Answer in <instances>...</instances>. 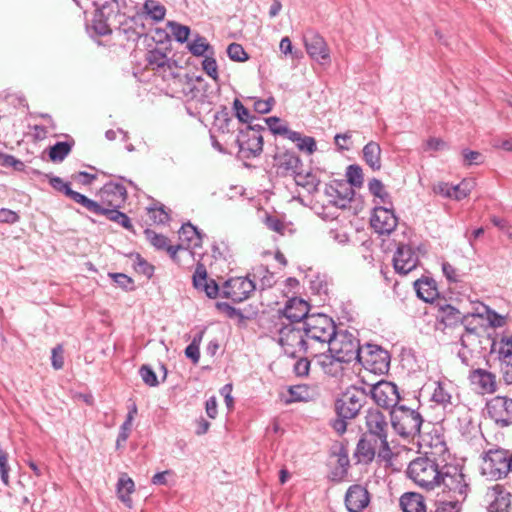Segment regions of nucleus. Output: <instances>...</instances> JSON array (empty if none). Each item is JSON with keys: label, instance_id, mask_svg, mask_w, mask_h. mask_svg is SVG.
Listing matches in <instances>:
<instances>
[{"label": "nucleus", "instance_id": "nucleus-56", "mask_svg": "<svg viewBox=\"0 0 512 512\" xmlns=\"http://www.w3.org/2000/svg\"><path fill=\"white\" fill-rule=\"evenodd\" d=\"M291 399L289 401H302L308 394L307 387L305 385H296L289 388Z\"/></svg>", "mask_w": 512, "mask_h": 512}, {"label": "nucleus", "instance_id": "nucleus-14", "mask_svg": "<svg viewBox=\"0 0 512 512\" xmlns=\"http://www.w3.org/2000/svg\"><path fill=\"white\" fill-rule=\"evenodd\" d=\"M99 202L104 208H121L127 200V190L119 183H107L98 193Z\"/></svg>", "mask_w": 512, "mask_h": 512}, {"label": "nucleus", "instance_id": "nucleus-12", "mask_svg": "<svg viewBox=\"0 0 512 512\" xmlns=\"http://www.w3.org/2000/svg\"><path fill=\"white\" fill-rule=\"evenodd\" d=\"M487 411L491 419L500 427L512 423V398L496 396L487 403Z\"/></svg>", "mask_w": 512, "mask_h": 512}, {"label": "nucleus", "instance_id": "nucleus-20", "mask_svg": "<svg viewBox=\"0 0 512 512\" xmlns=\"http://www.w3.org/2000/svg\"><path fill=\"white\" fill-rule=\"evenodd\" d=\"M468 379L473 389L479 394H492L496 391V375L490 371L481 368L472 370Z\"/></svg>", "mask_w": 512, "mask_h": 512}, {"label": "nucleus", "instance_id": "nucleus-34", "mask_svg": "<svg viewBox=\"0 0 512 512\" xmlns=\"http://www.w3.org/2000/svg\"><path fill=\"white\" fill-rule=\"evenodd\" d=\"M363 158L372 170H380L382 166L380 145L374 141L367 143L363 148Z\"/></svg>", "mask_w": 512, "mask_h": 512}, {"label": "nucleus", "instance_id": "nucleus-55", "mask_svg": "<svg viewBox=\"0 0 512 512\" xmlns=\"http://www.w3.org/2000/svg\"><path fill=\"white\" fill-rule=\"evenodd\" d=\"M266 123L273 134L283 135L287 132V126L282 124L276 117L266 119Z\"/></svg>", "mask_w": 512, "mask_h": 512}, {"label": "nucleus", "instance_id": "nucleus-19", "mask_svg": "<svg viewBox=\"0 0 512 512\" xmlns=\"http://www.w3.org/2000/svg\"><path fill=\"white\" fill-rule=\"evenodd\" d=\"M368 489L360 484L351 485L345 494V506L349 512H361L370 503Z\"/></svg>", "mask_w": 512, "mask_h": 512}, {"label": "nucleus", "instance_id": "nucleus-44", "mask_svg": "<svg viewBox=\"0 0 512 512\" xmlns=\"http://www.w3.org/2000/svg\"><path fill=\"white\" fill-rule=\"evenodd\" d=\"M348 184L356 187H360L363 184V172L362 169L357 165H350L347 168Z\"/></svg>", "mask_w": 512, "mask_h": 512}, {"label": "nucleus", "instance_id": "nucleus-29", "mask_svg": "<svg viewBox=\"0 0 512 512\" xmlns=\"http://www.w3.org/2000/svg\"><path fill=\"white\" fill-rule=\"evenodd\" d=\"M315 358H318V363L322 367L324 373L333 377L342 378L344 376V372L347 368L345 360L338 359V357H335L332 353H330V355L321 353L319 349L318 356Z\"/></svg>", "mask_w": 512, "mask_h": 512}, {"label": "nucleus", "instance_id": "nucleus-46", "mask_svg": "<svg viewBox=\"0 0 512 512\" xmlns=\"http://www.w3.org/2000/svg\"><path fill=\"white\" fill-rule=\"evenodd\" d=\"M149 220L155 224H163L168 221L169 215L163 207H152L147 209Z\"/></svg>", "mask_w": 512, "mask_h": 512}, {"label": "nucleus", "instance_id": "nucleus-38", "mask_svg": "<svg viewBox=\"0 0 512 512\" xmlns=\"http://www.w3.org/2000/svg\"><path fill=\"white\" fill-rule=\"evenodd\" d=\"M497 347L498 357L501 363L512 362V336H502L498 342L493 344Z\"/></svg>", "mask_w": 512, "mask_h": 512}, {"label": "nucleus", "instance_id": "nucleus-37", "mask_svg": "<svg viewBox=\"0 0 512 512\" xmlns=\"http://www.w3.org/2000/svg\"><path fill=\"white\" fill-rule=\"evenodd\" d=\"M97 215H105L110 221L118 223L129 231H134L130 218L125 213L120 212L119 208H104L101 205V211Z\"/></svg>", "mask_w": 512, "mask_h": 512}, {"label": "nucleus", "instance_id": "nucleus-58", "mask_svg": "<svg viewBox=\"0 0 512 512\" xmlns=\"http://www.w3.org/2000/svg\"><path fill=\"white\" fill-rule=\"evenodd\" d=\"M19 220V215L10 210V209H6V208H2L0 209V222L1 223H8V224H13L15 222H17Z\"/></svg>", "mask_w": 512, "mask_h": 512}, {"label": "nucleus", "instance_id": "nucleus-6", "mask_svg": "<svg viewBox=\"0 0 512 512\" xmlns=\"http://www.w3.org/2000/svg\"><path fill=\"white\" fill-rule=\"evenodd\" d=\"M361 349L359 340L348 331H336L328 345L329 352L346 364L357 360Z\"/></svg>", "mask_w": 512, "mask_h": 512}, {"label": "nucleus", "instance_id": "nucleus-41", "mask_svg": "<svg viewBox=\"0 0 512 512\" xmlns=\"http://www.w3.org/2000/svg\"><path fill=\"white\" fill-rule=\"evenodd\" d=\"M144 11L156 21L163 20L166 13L165 7L156 0H146L144 3Z\"/></svg>", "mask_w": 512, "mask_h": 512}, {"label": "nucleus", "instance_id": "nucleus-28", "mask_svg": "<svg viewBox=\"0 0 512 512\" xmlns=\"http://www.w3.org/2000/svg\"><path fill=\"white\" fill-rule=\"evenodd\" d=\"M193 285L196 289L205 292L209 298H215L219 287L215 280L209 279L203 265H198L193 275Z\"/></svg>", "mask_w": 512, "mask_h": 512}, {"label": "nucleus", "instance_id": "nucleus-27", "mask_svg": "<svg viewBox=\"0 0 512 512\" xmlns=\"http://www.w3.org/2000/svg\"><path fill=\"white\" fill-rule=\"evenodd\" d=\"M309 310L310 305L307 301L302 298L293 297L286 302L282 313L287 319L293 322H300L309 316Z\"/></svg>", "mask_w": 512, "mask_h": 512}, {"label": "nucleus", "instance_id": "nucleus-61", "mask_svg": "<svg viewBox=\"0 0 512 512\" xmlns=\"http://www.w3.org/2000/svg\"><path fill=\"white\" fill-rule=\"evenodd\" d=\"M51 186L59 192L64 193L66 196L68 195V191H71L70 185L64 182L59 177H52L50 179Z\"/></svg>", "mask_w": 512, "mask_h": 512}, {"label": "nucleus", "instance_id": "nucleus-35", "mask_svg": "<svg viewBox=\"0 0 512 512\" xmlns=\"http://www.w3.org/2000/svg\"><path fill=\"white\" fill-rule=\"evenodd\" d=\"M134 490V481L127 474H121L117 483V495L118 498L129 508L132 507L131 494Z\"/></svg>", "mask_w": 512, "mask_h": 512}, {"label": "nucleus", "instance_id": "nucleus-51", "mask_svg": "<svg viewBox=\"0 0 512 512\" xmlns=\"http://www.w3.org/2000/svg\"><path fill=\"white\" fill-rule=\"evenodd\" d=\"M297 147L302 151H306L308 154H313L316 150V141L312 137L301 136Z\"/></svg>", "mask_w": 512, "mask_h": 512}, {"label": "nucleus", "instance_id": "nucleus-21", "mask_svg": "<svg viewBox=\"0 0 512 512\" xmlns=\"http://www.w3.org/2000/svg\"><path fill=\"white\" fill-rule=\"evenodd\" d=\"M303 166L298 155L291 151H279L274 156L276 172L282 176H294Z\"/></svg>", "mask_w": 512, "mask_h": 512}, {"label": "nucleus", "instance_id": "nucleus-64", "mask_svg": "<svg viewBox=\"0 0 512 512\" xmlns=\"http://www.w3.org/2000/svg\"><path fill=\"white\" fill-rule=\"evenodd\" d=\"M502 377L505 383L512 384V362L501 363Z\"/></svg>", "mask_w": 512, "mask_h": 512}, {"label": "nucleus", "instance_id": "nucleus-39", "mask_svg": "<svg viewBox=\"0 0 512 512\" xmlns=\"http://www.w3.org/2000/svg\"><path fill=\"white\" fill-rule=\"evenodd\" d=\"M70 199H72L74 202L80 204L84 208H86L88 211L98 214L101 211V205L98 204L97 201L91 200L87 198L85 195L78 193L76 191H68V195Z\"/></svg>", "mask_w": 512, "mask_h": 512}, {"label": "nucleus", "instance_id": "nucleus-10", "mask_svg": "<svg viewBox=\"0 0 512 512\" xmlns=\"http://www.w3.org/2000/svg\"><path fill=\"white\" fill-rule=\"evenodd\" d=\"M255 290V284L247 277H236L227 280L222 288L224 297L234 302H242L250 297Z\"/></svg>", "mask_w": 512, "mask_h": 512}, {"label": "nucleus", "instance_id": "nucleus-50", "mask_svg": "<svg viewBox=\"0 0 512 512\" xmlns=\"http://www.w3.org/2000/svg\"><path fill=\"white\" fill-rule=\"evenodd\" d=\"M233 108L235 110V115L242 123H248L250 119L249 110L244 107L242 102L239 99H235L233 102Z\"/></svg>", "mask_w": 512, "mask_h": 512}, {"label": "nucleus", "instance_id": "nucleus-31", "mask_svg": "<svg viewBox=\"0 0 512 512\" xmlns=\"http://www.w3.org/2000/svg\"><path fill=\"white\" fill-rule=\"evenodd\" d=\"M400 506L404 512H425L426 505L421 494L408 492L401 496Z\"/></svg>", "mask_w": 512, "mask_h": 512}, {"label": "nucleus", "instance_id": "nucleus-49", "mask_svg": "<svg viewBox=\"0 0 512 512\" xmlns=\"http://www.w3.org/2000/svg\"><path fill=\"white\" fill-rule=\"evenodd\" d=\"M142 380L149 386L158 385V379L155 372L147 365H143L139 371Z\"/></svg>", "mask_w": 512, "mask_h": 512}, {"label": "nucleus", "instance_id": "nucleus-16", "mask_svg": "<svg viewBox=\"0 0 512 512\" xmlns=\"http://www.w3.org/2000/svg\"><path fill=\"white\" fill-rule=\"evenodd\" d=\"M509 458L503 450H489L484 459L485 470L494 478H502L509 472Z\"/></svg>", "mask_w": 512, "mask_h": 512}, {"label": "nucleus", "instance_id": "nucleus-62", "mask_svg": "<svg viewBox=\"0 0 512 512\" xmlns=\"http://www.w3.org/2000/svg\"><path fill=\"white\" fill-rule=\"evenodd\" d=\"M491 222L500 230H502L509 238L512 239V227L508 225V223L505 220L497 217H492Z\"/></svg>", "mask_w": 512, "mask_h": 512}, {"label": "nucleus", "instance_id": "nucleus-8", "mask_svg": "<svg viewBox=\"0 0 512 512\" xmlns=\"http://www.w3.org/2000/svg\"><path fill=\"white\" fill-rule=\"evenodd\" d=\"M370 393L374 402L385 409L394 408L400 400L397 386L390 381L377 382L371 387Z\"/></svg>", "mask_w": 512, "mask_h": 512}, {"label": "nucleus", "instance_id": "nucleus-57", "mask_svg": "<svg viewBox=\"0 0 512 512\" xmlns=\"http://www.w3.org/2000/svg\"><path fill=\"white\" fill-rule=\"evenodd\" d=\"M304 356L299 357V360L294 365V371L298 376H306L309 372L310 362Z\"/></svg>", "mask_w": 512, "mask_h": 512}, {"label": "nucleus", "instance_id": "nucleus-63", "mask_svg": "<svg viewBox=\"0 0 512 512\" xmlns=\"http://www.w3.org/2000/svg\"><path fill=\"white\" fill-rule=\"evenodd\" d=\"M460 508L458 502L447 501L438 505L435 512H459Z\"/></svg>", "mask_w": 512, "mask_h": 512}, {"label": "nucleus", "instance_id": "nucleus-9", "mask_svg": "<svg viewBox=\"0 0 512 512\" xmlns=\"http://www.w3.org/2000/svg\"><path fill=\"white\" fill-rule=\"evenodd\" d=\"M436 317L440 323L444 324V326L453 327L460 323L468 325L470 318H482L483 313L479 312L478 308H476L474 312L463 313L455 307L446 304L438 308ZM466 329L470 332H474V329H470L468 326H466Z\"/></svg>", "mask_w": 512, "mask_h": 512}, {"label": "nucleus", "instance_id": "nucleus-1", "mask_svg": "<svg viewBox=\"0 0 512 512\" xmlns=\"http://www.w3.org/2000/svg\"><path fill=\"white\" fill-rule=\"evenodd\" d=\"M408 476L417 485L427 490L443 484L448 489H453V476L439 470V466L434 460L427 457H418L408 466Z\"/></svg>", "mask_w": 512, "mask_h": 512}, {"label": "nucleus", "instance_id": "nucleus-40", "mask_svg": "<svg viewBox=\"0 0 512 512\" xmlns=\"http://www.w3.org/2000/svg\"><path fill=\"white\" fill-rule=\"evenodd\" d=\"M188 49L194 56H203L208 51L213 54V50L211 45L207 42L206 38L203 36H196V38L188 44Z\"/></svg>", "mask_w": 512, "mask_h": 512}, {"label": "nucleus", "instance_id": "nucleus-15", "mask_svg": "<svg viewBox=\"0 0 512 512\" xmlns=\"http://www.w3.org/2000/svg\"><path fill=\"white\" fill-rule=\"evenodd\" d=\"M476 186L474 179H463L459 184L451 186L445 182H438L433 185L435 194L460 201L472 192Z\"/></svg>", "mask_w": 512, "mask_h": 512}, {"label": "nucleus", "instance_id": "nucleus-48", "mask_svg": "<svg viewBox=\"0 0 512 512\" xmlns=\"http://www.w3.org/2000/svg\"><path fill=\"white\" fill-rule=\"evenodd\" d=\"M480 305L483 310L481 312L483 313V315L486 313L491 326L502 327L505 324V318L503 316L497 314L495 311L490 310L487 306L483 304Z\"/></svg>", "mask_w": 512, "mask_h": 512}, {"label": "nucleus", "instance_id": "nucleus-24", "mask_svg": "<svg viewBox=\"0 0 512 512\" xmlns=\"http://www.w3.org/2000/svg\"><path fill=\"white\" fill-rule=\"evenodd\" d=\"M304 44L309 56L317 61L330 62V51L324 38L317 33L305 37Z\"/></svg>", "mask_w": 512, "mask_h": 512}, {"label": "nucleus", "instance_id": "nucleus-2", "mask_svg": "<svg viewBox=\"0 0 512 512\" xmlns=\"http://www.w3.org/2000/svg\"><path fill=\"white\" fill-rule=\"evenodd\" d=\"M278 342L285 354L290 357L318 356V349L313 348L312 343L307 341L305 331L293 325H287L280 329Z\"/></svg>", "mask_w": 512, "mask_h": 512}, {"label": "nucleus", "instance_id": "nucleus-36", "mask_svg": "<svg viewBox=\"0 0 512 512\" xmlns=\"http://www.w3.org/2000/svg\"><path fill=\"white\" fill-rule=\"evenodd\" d=\"M146 61L153 70L165 71L166 68L171 70L174 66V62H172L160 49L149 51L146 56Z\"/></svg>", "mask_w": 512, "mask_h": 512}, {"label": "nucleus", "instance_id": "nucleus-4", "mask_svg": "<svg viewBox=\"0 0 512 512\" xmlns=\"http://www.w3.org/2000/svg\"><path fill=\"white\" fill-rule=\"evenodd\" d=\"M391 423L401 437L414 438L420 433L423 418L417 410L400 406L391 413Z\"/></svg>", "mask_w": 512, "mask_h": 512}, {"label": "nucleus", "instance_id": "nucleus-45", "mask_svg": "<svg viewBox=\"0 0 512 512\" xmlns=\"http://www.w3.org/2000/svg\"><path fill=\"white\" fill-rule=\"evenodd\" d=\"M227 54L229 58L233 61L244 62L248 60V54L242 47V45L238 43H232L227 48Z\"/></svg>", "mask_w": 512, "mask_h": 512}, {"label": "nucleus", "instance_id": "nucleus-5", "mask_svg": "<svg viewBox=\"0 0 512 512\" xmlns=\"http://www.w3.org/2000/svg\"><path fill=\"white\" fill-rule=\"evenodd\" d=\"M376 455L384 461H389L393 455L389 442L364 434L357 444L355 456L359 462L370 463Z\"/></svg>", "mask_w": 512, "mask_h": 512}, {"label": "nucleus", "instance_id": "nucleus-43", "mask_svg": "<svg viewBox=\"0 0 512 512\" xmlns=\"http://www.w3.org/2000/svg\"><path fill=\"white\" fill-rule=\"evenodd\" d=\"M168 26L175 40L180 43H184L188 40L190 35V28L188 26L176 22H170Z\"/></svg>", "mask_w": 512, "mask_h": 512}, {"label": "nucleus", "instance_id": "nucleus-26", "mask_svg": "<svg viewBox=\"0 0 512 512\" xmlns=\"http://www.w3.org/2000/svg\"><path fill=\"white\" fill-rule=\"evenodd\" d=\"M362 407L360 399L356 395L344 394L335 403L337 415L342 419H352L357 416Z\"/></svg>", "mask_w": 512, "mask_h": 512}, {"label": "nucleus", "instance_id": "nucleus-33", "mask_svg": "<svg viewBox=\"0 0 512 512\" xmlns=\"http://www.w3.org/2000/svg\"><path fill=\"white\" fill-rule=\"evenodd\" d=\"M414 285L418 297L423 301L432 302L438 297V290L434 280L429 278L419 279Z\"/></svg>", "mask_w": 512, "mask_h": 512}, {"label": "nucleus", "instance_id": "nucleus-60", "mask_svg": "<svg viewBox=\"0 0 512 512\" xmlns=\"http://www.w3.org/2000/svg\"><path fill=\"white\" fill-rule=\"evenodd\" d=\"M446 147V143L441 138L431 137L425 142V150L438 151Z\"/></svg>", "mask_w": 512, "mask_h": 512}, {"label": "nucleus", "instance_id": "nucleus-54", "mask_svg": "<svg viewBox=\"0 0 512 512\" xmlns=\"http://www.w3.org/2000/svg\"><path fill=\"white\" fill-rule=\"evenodd\" d=\"M369 191L376 197L384 199L387 196L383 183L378 179H372L368 184Z\"/></svg>", "mask_w": 512, "mask_h": 512}, {"label": "nucleus", "instance_id": "nucleus-42", "mask_svg": "<svg viewBox=\"0 0 512 512\" xmlns=\"http://www.w3.org/2000/svg\"><path fill=\"white\" fill-rule=\"evenodd\" d=\"M72 146L67 142H57L50 147L49 157L53 162H61L71 152Z\"/></svg>", "mask_w": 512, "mask_h": 512}, {"label": "nucleus", "instance_id": "nucleus-53", "mask_svg": "<svg viewBox=\"0 0 512 512\" xmlns=\"http://www.w3.org/2000/svg\"><path fill=\"white\" fill-rule=\"evenodd\" d=\"M8 455L0 448V475L3 483L9 485V467L7 464Z\"/></svg>", "mask_w": 512, "mask_h": 512}, {"label": "nucleus", "instance_id": "nucleus-13", "mask_svg": "<svg viewBox=\"0 0 512 512\" xmlns=\"http://www.w3.org/2000/svg\"><path fill=\"white\" fill-rule=\"evenodd\" d=\"M354 194V189L343 181H335L325 189L326 203L340 209H345L349 206Z\"/></svg>", "mask_w": 512, "mask_h": 512}, {"label": "nucleus", "instance_id": "nucleus-59", "mask_svg": "<svg viewBox=\"0 0 512 512\" xmlns=\"http://www.w3.org/2000/svg\"><path fill=\"white\" fill-rule=\"evenodd\" d=\"M462 155L467 165L482 163V155L478 151L463 150Z\"/></svg>", "mask_w": 512, "mask_h": 512}, {"label": "nucleus", "instance_id": "nucleus-52", "mask_svg": "<svg viewBox=\"0 0 512 512\" xmlns=\"http://www.w3.org/2000/svg\"><path fill=\"white\" fill-rule=\"evenodd\" d=\"M64 349L62 345H57L55 348L52 349V366L59 370L63 368L64 366Z\"/></svg>", "mask_w": 512, "mask_h": 512}, {"label": "nucleus", "instance_id": "nucleus-7", "mask_svg": "<svg viewBox=\"0 0 512 512\" xmlns=\"http://www.w3.org/2000/svg\"><path fill=\"white\" fill-rule=\"evenodd\" d=\"M357 361L364 369L374 374L386 373L390 364L388 352L375 345L362 348Z\"/></svg>", "mask_w": 512, "mask_h": 512}, {"label": "nucleus", "instance_id": "nucleus-17", "mask_svg": "<svg viewBox=\"0 0 512 512\" xmlns=\"http://www.w3.org/2000/svg\"><path fill=\"white\" fill-rule=\"evenodd\" d=\"M398 220L394 212L384 207H377L370 219L371 227L380 235L390 234L395 230Z\"/></svg>", "mask_w": 512, "mask_h": 512}, {"label": "nucleus", "instance_id": "nucleus-32", "mask_svg": "<svg viewBox=\"0 0 512 512\" xmlns=\"http://www.w3.org/2000/svg\"><path fill=\"white\" fill-rule=\"evenodd\" d=\"M144 234L146 239L150 242L152 246H154L158 250L167 251L170 257L173 260H176L177 249H175V246L170 245L169 240L166 236L158 234L151 229H146L144 231Z\"/></svg>", "mask_w": 512, "mask_h": 512}, {"label": "nucleus", "instance_id": "nucleus-23", "mask_svg": "<svg viewBox=\"0 0 512 512\" xmlns=\"http://www.w3.org/2000/svg\"><path fill=\"white\" fill-rule=\"evenodd\" d=\"M393 264L396 272L405 275L416 268L418 256L411 247L400 245L393 257Z\"/></svg>", "mask_w": 512, "mask_h": 512}, {"label": "nucleus", "instance_id": "nucleus-30", "mask_svg": "<svg viewBox=\"0 0 512 512\" xmlns=\"http://www.w3.org/2000/svg\"><path fill=\"white\" fill-rule=\"evenodd\" d=\"M295 183L312 193L318 189L320 179L310 169H304L303 166L293 176Z\"/></svg>", "mask_w": 512, "mask_h": 512}, {"label": "nucleus", "instance_id": "nucleus-47", "mask_svg": "<svg viewBox=\"0 0 512 512\" xmlns=\"http://www.w3.org/2000/svg\"><path fill=\"white\" fill-rule=\"evenodd\" d=\"M202 68L213 80H218V66L214 57L206 56L202 62Z\"/></svg>", "mask_w": 512, "mask_h": 512}, {"label": "nucleus", "instance_id": "nucleus-11", "mask_svg": "<svg viewBox=\"0 0 512 512\" xmlns=\"http://www.w3.org/2000/svg\"><path fill=\"white\" fill-rule=\"evenodd\" d=\"M239 149L245 157H256L263 151V136L261 131L248 126L240 131L237 138Z\"/></svg>", "mask_w": 512, "mask_h": 512}, {"label": "nucleus", "instance_id": "nucleus-22", "mask_svg": "<svg viewBox=\"0 0 512 512\" xmlns=\"http://www.w3.org/2000/svg\"><path fill=\"white\" fill-rule=\"evenodd\" d=\"M485 499L489 512H507L511 505V494L498 484L487 490Z\"/></svg>", "mask_w": 512, "mask_h": 512}, {"label": "nucleus", "instance_id": "nucleus-3", "mask_svg": "<svg viewBox=\"0 0 512 512\" xmlns=\"http://www.w3.org/2000/svg\"><path fill=\"white\" fill-rule=\"evenodd\" d=\"M304 325L306 339L312 343L313 348L316 346L324 348L326 344L329 345L336 332L333 320L324 314L308 316Z\"/></svg>", "mask_w": 512, "mask_h": 512}, {"label": "nucleus", "instance_id": "nucleus-18", "mask_svg": "<svg viewBox=\"0 0 512 512\" xmlns=\"http://www.w3.org/2000/svg\"><path fill=\"white\" fill-rule=\"evenodd\" d=\"M178 234L180 243L175 246L177 253L181 252L192 255V250L202 246L201 234L192 224L187 223L182 225Z\"/></svg>", "mask_w": 512, "mask_h": 512}, {"label": "nucleus", "instance_id": "nucleus-25", "mask_svg": "<svg viewBox=\"0 0 512 512\" xmlns=\"http://www.w3.org/2000/svg\"><path fill=\"white\" fill-rule=\"evenodd\" d=\"M366 435H373L375 438L387 440L388 422L385 415L379 410H370L366 415Z\"/></svg>", "mask_w": 512, "mask_h": 512}]
</instances>
